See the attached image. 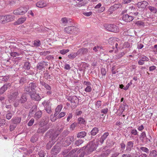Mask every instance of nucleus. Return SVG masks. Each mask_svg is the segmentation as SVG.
<instances>
[{
	"mask_svg": "<svg viewBox=\"0 0 157 157\" xmlns=\"http://www.w3.org/2000/svg\"><path fill=\"white\" fill-rule=\"evenodd\" d=\"M74 139V136H70L67 137L65 139V141L64 143L65 146H68L71 144Z\"/></svg>",
	"mask_w": 157,
	"mask_h": 157,
	"instance_id": "nucleus-13",
	"label": "nucleus"
},
{
	"mask_svg": "<svg viewBox=\"0 0 157 157\" xmlns=\"http://www.w3.org/2000/svg\"><path fill=\"white\" fill-rule=\"evenodd\" d=\"M29 94V95L31 98L33 100L39 101L41 99L39 94H36V92L31 93Z\"/></svg>",
	"mask_w": 157,
	"mask_h": 157,
	"instance_id": "nucleus-12",
	"label": "nucleus"
},
{
	"mask_svg": "<svg viewBox=\"0 0 157 157\" xmlns=\"http://www.w3.org/2000/svg\"><path fill=\"white\" fill-rule=\"evenodd\" d=\"M149 138L147 137L146 133L145 132H142L140 135L141 140L142 143H147L148 142H151V140L152 139L151 136L149 135Z\"/></svg>",
	"mask_w": 157,
	"mask_h": 157,
	"instance_id": "nucleus-8",
	"label": "nucleus"
},
{
	"mask_svg": "<svg viewBox=\"0 0 157 157\" xmlns=\"http://www.w3.org/2000/svg\"><path fill=\"white\" fill-rule=\"evenodd\" d=\"M122 19L126 22H130L134 19L133 16L128 14H124L122 15Z\"/></svg>",
	"mask_w": 157,
	"mask_h": 157,
	"instance_id": "nucleus-14",
	"label": "nucleus"
},
{
	"mask_svg": "<svg viewBox=\"0 0 157 157\" xmlns=\"http://www.w3.org/2000/svg\"><path fill=\"white\" fill-rule=\"evenodd\" d=\"M39 80L40 84L42 86H44L45 85L47 84L41 78H40Z\"/></svg>",
	"mask_w": 157,
	"mask_h": 157,
	"instance_id": "nucleus-57",
	"label": "nucleus"
},
{
	"mask_svg": "<svg viewBox=\"0 0 157 157\" xmlns=\"http://www.w3.org/2000/svg\"><path fill=\"white\" fill-rule=\"evenodd\" d=\"M21 117H13L11 120V122L12 124H14L16 125L19 124L21 121Z\"/></svg>",
	"mask_w": 157,
	"mask_h": 157,
	"instance_id": "nucleus-17",
	"label": "nucleus"
},
{
	"mask_svg": "<svg viewBox=\"0 0 157 157\" xmlns=\"http://www.w3.org/2000/svg\"><path fill=\"white\" fill-rule=\"evenodd\" d=\"M60 133L59 131L56 130L55 132L51 133L50 136V141L46 145V149L47 150L50 149L51 148L52 145L54 144L57 140V136Z\"/></svg>",
	"mask_w": 157,
	"mask_h": 157,
	"instance_id": "nucleus-1",
	"label": "nucleus"
},
{
	"mask_svg": "<svg viewBox=\"0 0 157 157\" xmlns=\"http://www.w3.org/2000/svg\"><path fill=\"white\" fill-rule=\"evenodd\" d=\"M135 24L137 25L138 26H144V22L141 21H136Z\"/></svg>",
	"mask_w": 157,
	"mask_h": 157,
	"instance_id": "nucleus-37",
	"label": "nucleus"
},
{
	"mask_svg": "<svg viewBox=\"0 0 157 157\" xmlns=\"http://www.w3.org/2000/svg\"><path fill=\"white\" fill-rule=\"evenodd\" d=\"M121 7L122 5L121 3L116 4L113 6H111L109 8V10L110 12H112L115 11L118 8H121Z\"/></svg>",
	"mask_w": 157,
	"mask_h": 157,
	"instance_id": "nucleus-21",
	"label": "nucleus"
},
{
	"mask_svg": "<svg viewBox=\"0 0 157 157\" xmlns=\"http://www.w3.org/2000/svg\"><path fill=\"white\" fill-rule=\"evenodd\" d=\"M42 114V112L40 110L37 111L35 114L34 118L36 119H39L41 117Z\"/></svg>",
	"mask_w": 157,
	"mask_h": 157,
	"instance_id": "nucleus-28",
	"label": "nucleus"
},
{
	"mask_svg": "<svg viewBox=\"0 0 157 157\" xmlns=\"http://www.w3.org/2000/svg\"><path fill=\"white\" fill-rule=\"evenodd\" d=\"M148 9L151 12L153 13H155L157 12V10L154 7L149 6L148 7Z\"/></svg>",
	"mask_w": 157,
	"mask_h": 157,
	"instance_id": "nucleus-41",
	"label": "nucleus"
},
{
	"mask_svg": "<svg viewBox=\"0 0 157 157\" xmlns=\"http://www.w3.org/2000/svg\"><path fill=\"white\" fill-rule=\"evenodd\" d=\"M108 109L107 108L101 110V112L103 113L104 114H106L108 111Z\"/></svg>",
	"mask_w": 157,
	"mask_h": 157,
	"instance_id": "nucleus-61",
	"label": "nucleus"
},
{
	"mask_svg": "<svg viewBox=\"0 0 157 157\" xmlns=\"http://www.w3.org/2000/svg\"><path fill=\"white\" fill-rule=\"evenodd\" d=\"M66 113L64 112H61L59 115L58 117L59 118H61L65 115Z\"/></svg>",
	"mask_w": 157,
	"mask_h": 157,
	"instance_id": "nucleus-63",
	"label": "nucleus"
},
{
	"mask_svg": "<svg viewBox=\"0 0 157 157\" xmlns=\"http://www.w3.org/2000/svg\"><path fill=\"white\" fill-rule=\"evenodd\" d=\"M19 102L21 104L25 103L27 100V97L26 95L25 94H23L20 98L18 100Z\"/></svg>",
	"mask_w": 157,
	"mask_h": 157,
	"instance_id": "nucleus-25",
	"label": "nucleus"
},
{
	"mask_svg": "<svg viewBox=\"0 0 157 157\" xmlns=\"http://www.w3.org/2000/svg\"><path fill=\"white\" fill-rule=\"evenodd\" d=\"M98 144L96 143L95 144L94 143L92 142H90L89 144H87L86 146H84L81 148L80 150H83L87 148V153L88 154H90L91 152H92L96 149L97 147L98 146Z\"/></svg>",
	"mask_w": 157,
	"mask_h": 157,
	"instance_id": "nucleus-3",
	"label": "nucleus"
},
{
	"mask_svg": "<svg viewBox=\"0 0 157 157\" xmlns=\"http://www.w3.org/2000/svg\"><path fill=\"white\" fill-rule=\"evenodd\" d=\"M101 101H97L95 104L96 108H99L101 105Z\"/></svg>",
	"mask_w": 157,
	"mask_h": 157,
	"instance_id": "nucleus-59",
	"label": "nucleus"
},
{
	"mask_svg": "<svg viewBox=\"0 0 157 157\" xmlns=\"http://www.w3.org/2000/svg\"><path fill=\"white\" fill-rule=\"evenodd\" d=\"M10 55L13 57H16L19 56V54L18 53L15 52H11L10 53Z\"/></svg>",
	"mask_w": 157,
	"mask_h": 157,
	"instance_id": "nucleus-51",
	"label": "nucleus"
},
{
	"mask_svg": "<svg viewBox=\"0 0 157 157\" xmlns=\"http://www.w3.org/2000/svg\"><path fill=\"white\" fill-rule=\"evenodd\" d=\"M61 22L64 24H66L67 23H68L69 22H71V21H69L68 19L66 17L62 18L61 20Z\"/></svg>",
	"mask_w": 157,
	"mask_h": 157,
	"instance_id": "nucleus-44",
	"label": "nucleus"
},
{
	"mask_svg": "<svg viewBox=\"0 0 157 157\" xmlns=\"http://www.w3.org/2000/svg\"><path fill=\"white\" fill-rule=\"evenodd\" d=\"M6 22L11 21L14 20V16L11 15L5 16Z\"/></svg>",
	"mask_w": 157,
	"mask_h": 157,
	"instance_id": "nucleus-26",
	"label": "nucleus"
},
{
	"mask_svg": "<svg viewBox=\"0 0 157 157\" xmlns=\"http://www.w3.org/2000/svg\"><path fill=\"white\" fill-rule=\"evenodd\" d=\"M61 148L60 146L55 145L52 148L51 150V154L52 157H55L56 155L60 151Z\"/></svg>",
	"mask_w": 157,
	"mask_h": 157,
	"instance_id": "nucleus-11",
	"label": "nucleus"
},
{
	"mask_svg": "<svg viewBox=\"0 0 157 157\" xmlns=\"http://www.w3.org/2000/svg\"><path fill=\"white\" fill-rule=\"evenodd\" d=\"M77 55H78L77 54V53H72L68 55V57L69 59H73L75 58Z\"/></svg>",
	"mask_w": 157,
	"mask_h": 157,
	"instance_id": "nucleus-35",
	"label": "nucleus"
},
{
	"mask_svg": "<svg viewBox=\"0 0 157 157\" xmlns=\"http://www.w3.org/2000/svg\"><path fill=\"white\" fill-rule=\"evenodd\" d=\"M13 116V114L10 113V111L8 112V113L6 115V117L7 120H10L11 118Z\"/></svg>",
	"mask_w": 157,
	"mask_h": 157,
	"instance_id": "nucleus-39",
	"label": "nucleus"
},
{
	"mask_svg": "<svg viewBox=\"0 0 157 157\" xmlns=\"http://www.w3.org/2000/svg\"><path fill=\"white\" fill-rule=\"evenodd\" d=\"M131 44L128 42H125L124 46L125 48H129L131 47Z\"/></svg>",
	"mask_w": 157,
	"mask_h": 157,
	"instance_id": "nucleus-58",
	"label": "nucleus"
},
{
	"mask_svg": "<svg viewBox=\"0 0 157 157\" xmlns=\"http://www.w3.org/2000/svg\"><path fill=\"white\" fill-rule=\"evenodd\" d=\"M48 129L46 126L41 127L39 128L37 130V132L39 133H44Z\"/></svg>",
	"mask_w": 157,
	"mask_h": 157,
	"instance_id": "nucleus-29",
	"label": "nucleus"
},
{
	"mask_svg": "<svg viewBox=\"0 0 157 157\" xmlns=\"http://www.w3.org/2000/svg\"><path fill=\"white\" fill-rule=\"evenodd\" d=\"M44 86L46 90H50L51 89V86L48 84H46Z\"/></svg>",
	"mask_w": 157,
	"mask_h": 157,
	"instance_id": "nucleus-62",
	"label": "nucleus"
},
{
	"mask_svg": "<svg viewBox=\"0 0 157 157\" xmlns=\"http://www.w3.org/2000/svg\"><path fill=\"white\" fill-rule=\"evenodd\" d=\"M150 156L155 157L157 156V151L154 150L151 151L149 154Z\"/></svg>",
	"mask_w": 157,
	"mask_h": 157,
	"instance_id": "nucleus-34",
	"label": "nucleus"
},
{
	"mask_svg": "<svg viewBox=\"0 0 157 157\" xmlns=\"http://www.w3.org/2000/svg\"><path fill=\"white\" fill-rule=\"evenodd\" d=\"M6 23L5 16H0V23L4 24Z\"/></svg>",
	"mask_w": 157,
	"mask_h": 157,
	"instance_id": "nucleus-36",
	"label": "nucleus"
},
{
	"mask_svg": "<svg viewBox=\"0 0 157 157\" xmlns=\"http://www.w3.org/2000/svg\"><path fill=\"white\" fill-rule=\"evenodd\" d=\"M36 83L33 81L30 83L28 86L25 87L24 91L29 94L34 92H36Z\"/></svg>",
	"mask_w": 157,
	"mask_h": 157,
	"instance_id": "nucleus-2",
	"label": "nucleus"
},
{
	"mask_svg": "<svg viewBox=\"0 0 157 157\" xmlns=\"http://www.w3.org/2000/svg\"><path fill=\"white\" fill-rule=\"evenodd\" d=\"M45 153L43 151H41L39 152V155L40 157H44Z\"/></svg>",
	"mask_w": 157,
	"mask_h": 157,
	"instance_id": "nucleus-56",
	"label": "nucleus"
},
{
	"mask_svg": "<svg viewBox=\"0 0 157 157\" xmlns=\"http://www.w3.org/2000/svg\"><path fill=\"white\" fill-rule=\"evenodd\" d=\"M66 98L68 101H70L72 104L71 107L72 108L76 106L79 103L78 99L76 96H69Z\"/></svg>",
	"mask_w": 157,
	"mask_h": 157,
	"instance_id": "nucleus-6",
	"label": "nucleus"
},
{
	"mask_svg": "<svg viewBox=\"0 0 157 157\" xmlns=\"http://www.w3.org/2000/svg\"><path fill=\"white\" fill-rule=\"evenodd\" d=\"M26 19V18L25 17L20 18L16 21L14 23V25H17L21 24L24 23Z\"/></svg>",
	"mask_w": 157,
	"mask_h": 157,
	"instance_id": "nucleus-24",
	"label": "nucleus"
},
{
	"mask_svg": "<svg viewBox=\"0 0 157 157\" xmlns=\"http://www.w3.org/2000/svg\"><path fill=\"white\" fill-rule=\"evenodd\" d=\"M24 67L27 70H29L30 67V64L29 62H25L24 64Z\"/></svg>",
	"mask_w": 157,
	"mask_h": 157,
	"instance_id": "nucleus-45",
	"label": "nucleus"
},
{
	"mask_svg": "<svg viewBox=\"0 0 157 157\" xmlns=\"http://www.w3.org/2000/svg\"><path fill=\"white\" fill-rule=\"evenodd\" d=\"M18 94L19 93L17 91H15L10 92L8 96L9 101H12L15 100L17 98Z\"/></svg>",
	"mask_w": 157,
	"mask_h": 157,
	"instance_id": "nucleus-9",
	"label": "nucleus"
},
{
	"mask_svg": "<svg viewBox=\"0 0 157 157\" xmlns=\"http://www.w3.org/2000/svg\"><path fill=\"white\" fill-rule=\"evenodd\" d=\"M140 59L141 60L143 61L144 62L145 61H148L149 59L147 57L144 55H143L142 56H141V57L140 58Z\"/></svg>",
	"mask_w": 157,
	"mask_h": 157,
	"instance_id": "nucleus-46",
	"label": "nucleus"
},
{
	"mask_svg": "<svg viewBox=\"0 0 157 157\" xmlns=\"http://www.w3.org/2000/svg\"><path fill=\"white\" fill-rule=\"evenodd\" d=\"M27 7L24 6L20 7L13 11V13L16 15H21L25 14L28 11Z\"/></svg>",
	"mask_w": 157,
	"mask_h": 157,
	"instance_id": "nucleus-5",
	"label": "nucleus"
},
{
	"mask_svg": "<svg viewBox=\"0 0 157 157\" xmlns=\"http://www.w3.org/2000/svg\"><path fill=\"white\" fill-rule=\"evenodd\" d=\"M69 151V149L64 150L62 153V154L63 155L64 157H66L67 156V154Z\"/></svg>",
	"mask_w": 157,
	"mask_h": 157,
	"instance_id": "nucleus-43",
	"label": "nucleus"
},
{
	"mask_svg": "<svg viewBox=\"0 0 157 157\" xmlns=\"http://www.w3.org/2000/svg\"><path fill=\"white\" fill-rule=\"evenodd\" d=\"M11 84L10 83H7L3 85L0 88V95L3 94L8 88L10 86Z\"/></svg>",
	"mask_w": 157,
	"mask_h": 157,
	"instance_id": "nucleus-16",
	"label": "nucleus"
},
{
	"mask_svg": "<svg viewBox=\"0 0 157 157\" xmlns=\"http://www.w3.org/2000/svg\"><path fill=\"white\" fill-rule=\"evenodd\" d=\"M78 123L79 124H84L85 122L84 119L82 117H79L78 118Z\"/></svg>",
	"mask_w": 157,
	"mask_h": 157,
	"instance_id": "nucleus-42",
	"label": "nucleus"
},
{
	"mask_svg": "<svg viewBox=\"0 0 157 157\" xmlns=\"http://www.w3.org/2000/svg\"><path fill=\"white\" fill-rule=\"evenodd\" d=\"M125 54L124 52H122L119 54L118 55L115 56V58L116 59H119L121 58Z\"/></svg>",
	"mask_w": 157,
	"mask_h": 157,
	"instance_id": "nucleus-38",
	"label": "nucleus"
},
{
	"mask_svg": "<svg viewBox=\"0 0 157 157\" xmlns=\"http://www.w3.org/2000/svg\"><path fill=\"white\" fill-rule=\"evenodd\" d=\"M101 73L102 75H105L106 74V71L105 68H102L101 69Z\"/></svg>",
	"mask_w": 157,
	"mask_h": 157,
	"instance_id": "nucleus-60",
	"label": "nucleus"
},
{
	"mask_svg": "<svg viewBox=\"0 0 157 157\" xmlns=\"http://www.w3.org/2000/svg\"><path fill=\"white\" fill-rule=\"evenodd\" d=\"M83 140L80 139H78L75 141V145L77 146H78L83 143Z\"/></svg>",
	"mask_w": 157,
	"mask_h": 157,
	"instance_id": "nucleus-32",
	"label": "nucleus"
},
{
	"mask_svg": "<svg viewBox=\"0 0 157 157\" xmlns=\"http://www.w3.org/2000/svg\"><path fill=\"white\" fill-rule=\"evenodd\" d=\"M33 44L36 47H39L41 44L40 41L39 40H36L34 41Z\"/></svg>",
	"mask_w": 157,
	"mask_h": 157,
	"instance_id": "nucleus-40",
	"label": "nucleus"
},
{
	"mask_svg": "<svg viewBox=\"0 0 157 157\" xmlns=\"http://www.w3.org/2000/svg\"><path fill=\"white\" fill-rule=\"evenodd\" d=\"M36 6L38 7L42 8L47 6L46 3L44 1H40L36 4Z\"/></svg>",
	"mask_w": 157,
	"mask_h": 157,
	"instance_id": "nucleus-22",
	"label": "nucleus"
},
{
	"mask_svg": "<svg viewBox=\"0 0 157 157\" xmlns=\"http://www.w3.org/2000/svg\"><path fill=\"white\" fill-rule=\"evenodd\" d=\"M109 135V132H105L101 136L100 138L97 139L96 140V143L98 144L102 145L104 143V141L106 139Z\"/></svg>",
	"mask_w": 157,
	"mask_h": 157,
	"instance_id": "nucleus-10",
	"label": "nucleus"
},
{
	"mask_svg": "<svg viewBox=\"0 0 157 157\" xmlns=\"http://www.w3.org/2000/svg\"><path fill=\"white\" fill-rule=\"evenodd\" d=\"M42 104L45 108V109L47 113L50 114L52 112L51 105L52 104L49 101H44L42 103Z\"/></svg>",
	"mask_w": 157,
	"mask_h": 157,
	"instance_id": "nucleus-7",
	"label": "nucleus"
},
{
	"mask_svg": "<svg viewBox=\"0 0 157 157\" xmlns=\"http://www.w3.org/2000/svg\"><path fill=\"white\" fill-rule=\"evenodd\" d=\"M37 137L35 135L32 137L31 138L30 140L32 143H34L37 140Z\"/></svg>",
	"mask_w": 157,
	"mask_h": 157,
	"instance_id": "nucleus-48",
	"label": "nucleus"
},
{
	"mask_svg": "<svg viewBox=\"0 0 157 157\" xmlns=\"http://www.w3.org/2000/svg\"><path fill=\"white\" fill-rule=\"evenodd\" d=\"M17 126V125L14 124H10V130L11 132L13 131Z\"/></svg>",
	"mask_w": 157,
	"mask_h": 157,
	"instance_id": "nucleus-47",
	"label": "nucleus"
},
{
	"mask_svg": "<svg viewBox=\"0 0 157 157\" xmlns=\"http://www.w3.org/2000/svg\"><path fill=\"white\" fill-rule=\"evenodd\" d=\"M90 51L86 48H82L78 50L77 54L78 55H82L87 54Z\"/></svg>",
	"mask_w": 157,
	"mask_h": 157,
	"instance_id": "nucleus-18",
	"label": "nucleus"
},
{
	"mask_svg": "<svg viewBox=\"0 0 157 157\" xmlns=\"http://www.w3.org/2000/svg\"><path fill=\"white\" fill-rule=\"evenodd\" d=\"M46 62L44 61L39 63L37 66V69L43 71L44 69V64H46Z\"/></svg>",
	"mask_w": 157,
	"mask_h": 157,
	"instance_id": "nucleus-23",
	"label": "nucleus"
},
{
	"mask_svg": "<svg viewBox=\"0 0 157 157\" xmlns=\"http://www.w3.org/2000/svg\"><path fill=\"white\" fill-rule=\"evenodd\" d=\"M76 29V26H69L65 28L64 29V31L68 33L71 34L74 32Z\"/></svg>",
	"mask_w": 157,
	"mask_h": 157,
	"instance_id": "nucleus-15",
	"label": "nucleus"
},
{
	"mask_svg": "<svg viewBox=\"0 0 157 157\" xmlns=\"http://www.w3.org/2000/svg\"><path fill=\"white\" fill-rule=\"evenodd\" d=\"M34 121V119L32 118L28 123L27 124L29 126H31L33 124Z\"/></svg>",
	"mask_w": 157,
	"mask_h": 157,
	"instance_id": "nucleus-53",
	"label": "nucleus"
},
{
	"mask_svg": "<svg viewBox=\"0 0 157 157\" xmlns=\"http://www.w3.org/2000/svg\"><path fill=\"white\" fill-rule=\"evenodd\" d=\"M148 4V3L145 1L140 2H138L137 4V7L139 8H145Z\"/></svg>",
	"mask_w": 157,
	"mask_h": 157,
	"instance_id": "nucleus-19",
	"label": "nucleus"
},
{
	"mask_svg": "<svg viewBox=\"0 0 157 157\" xmlns=\"http://www.w3.org/2000/svg\"><path fill=\"white\" fill-rule=\"evenodd\" d=\"M110 153V151L108 150L104 153L101 154L99 157H106Z\"/></svg>",
	"mask_w": 157,
	"mask_h": 157,
	"instance_id": "nucleus-33",
	"label": "nucleus"
},
{
	"mask_svg": "<svg viewBox=\"0 0 157 157\" xmlns=\"http://www.w3.org/2000/svg\"><path fill=\"white\" fill-rule=\"evenodd\" d=\"M104 27L106 30L110 32L117 33L119 31L118 27L114 24H105Z\"/></svg>",
	"mask_w": 157,
	"mask_h": 157,
	"instance_id": "nucleus-4",
	"label": "nucleus"
},
{
	"mask_svg": "<svg viewBox=\"0 0 157 157\" xmlns=\"http://www.w3.org/2000/svg\"><path fill=\"white\" fill-rule=\"evenodd\" d=\"M134 142L133 141H129L127 142L126 146V151L128 152L130 151L133 147Z\"/></svg>",
	"mask_w": 157,
	"mask_h": 157,
	"instance_id": "nucleus-20",
	"label": "nucleus"
},
{
	"mask_svg": "<svg viewBox=\"0 0 157 157\" xmlns=\"http://www.w3.org/2000/svg\"><path fill=\"white\" fill-rule=\"evenodd\" d=\"M69 51V50L68 49H63L60 51V53L63 55L65 54L68 52Z\"/></svg>",
	"mask_w": 157,
	"mask_h": 157,
	"instance_id": "nucleus-50",
	"label": "nucleus"
},
{
	"mask_svg": "<svg viewBox=\"0 0 157 157\" xmlns=\"http://www.w3.org/2000/svg\"><path fill=\"white\" fill-rule=\"evenodd\" d=\"M6 120L5 119H0V126H4L6 124Z\"/></svg>",
	"mask_w": 157,
	"mask_h": 157,
	"instance_id": "nucleus-52",
	"label": "nucleus"
},
{
	"mask_svg": "<svg viewBox=\"0 0 157 157\" xmlns=\"http://www.w3.org/2000/svg\"><path fill=\"white\" fill-rule=\"evenodd\" d=\"M62 107L60 105H58L56 108L55 110V112L59 113V112L61 111Z\"/></svg>",
	"mask_w": 157,
	"mask_h": 157,
	"instance_id": "nucleus-49",
	"label": "nucleus"
},
{
	"mask_svg": "<svg viewBox=\"0 0 157 157\" xmlns=\"http://www.w3.org/2000/svg\"><path fill=\"white\" fill-rule=\"evenodd\" d=\"M87 133L85 131H82L78 133L77 137L78 138H84L86 135Z\"/></svg>",
	"mask_w": 157,
	"mask_h": 157,
	"instance_id": "nucleus-27",
	"label": "nucleus"
},
{
	"mask_svg": "<svg viewBox=\"0 0 157 157\" xmlns=\"http://www.w3.org/2000/svg\"><path fill=\"white\" fill-rule=\"evenodd\" d=\"M99 130L98 128L95 127L93 128L90 132V134L92 136H94L98 132Z\"/></svg>",
	"mask_w": 157,
	"mask_h": 157,
	"instance_id": "nucleus-30",
	"label": "nucleus"
},
{
	"mask_svg": "<svg viewBox=\"0 0 157 157\" xmlns=\"http://www.w3.org/2000/svg\"><path fill=\"white\" fill-rule=\"evenodd\" d=\"M92 90V88L91 87L88 86L85 89V91L87 92H89L91 91Z\"/></svg>",
	"mask_w": 157,
	"mask_h": 157,
	"instance_id": "nucleus-54",
	"label": "nucleus"
},
{
	"mask_svg": "<svg viewBox=\"0 0 157 157\" xmlns=\"http://www.w3.org/2000/svg\"><path fill=\"white\" fill-rule=\"evenodd\" d=\"M138 151L140 152L141 151H142L146 153H148L149 150V149L147 147H141L139 148L138 147H136Z\"/></svg>",
	"mask_w": 157,
	"mask_h": 157,
	"instance_id": "nucleus-31",
	"label": "nucleus"
},
{
	"mask_svg": "<svg viewBox=\"0 0 157 157\" xmlns=\"http://www.w3.org/2000/svg\"><path fill=\"white\" fill-rule=\"evenodd\" d=\"M77 148H75L72 150L68 154L69 155H72L73 154L75 153L78 150Z\"/></svg>",
	"mask_w": 157,
	"mask_h": 157,
	"instance_id": "nucleus-64",
	"label": "nucleus"
},
{
	"mask_svg": "<svg viewBox=\"0 0 157 157\" xmlns=\"http://www.w3.org/2000/svg\"><path fill=\"white\" fill-rule=\"evenodd\" d=\"M131 133L134 135H136L138 134V132L136 129H133L131 130Z\"/></svg>",
	"mask_w": 157,
	"mask_h": 157,
	"instance_id": "nucleus-55",
	"label": "nucleus"
}]
</instances>
